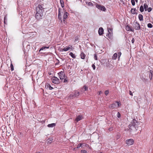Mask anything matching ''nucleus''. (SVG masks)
<instances>
[{"instance_id": "37", "label": "nucleus", "mask_w": 153, "mask_h": 153, "mask_svg": "<svg viewBox=\"0 0 153 153\" xmlns=\"http://www.w3.org/2000/svg\"><path fill=\"white\" fill-rule=\"evenodd\" d=\"M81 153H87V152L85 150H82L81 151Z\"/></svg>"}, {"instance_id": "28", "label": "nucleus", "mask_w": 153, "mask_h": 153, "mask_svg": "<svg viewBox=\"0 0 153 153\" xmlns=\"http://www.w3.org/2000/svg\"><path fill=\"white\" fill-rule=\"evenodd\" d=\"M140 11L141 12H143L144 11V8L142 5L140 6Z\"/></svg>"}, {"instance_id": "14", "label": "nucleus", "mask_w": 153, "mask_h": 153, "mask_svg": "<svg viewBox=\"0 0 153 153\" xmlns=\"http://www.w3.org/2000/svg\"><path fill=\"white\" fill-rule=\"evenodd\" d=\"M45 88L48 89L52 90L53 88L51 86L50 84H47L45 85Z\"/></svg>"}, {"instance_id": "1", "label": "nucleus", "mask_w": 153, "mask_h": 153, "mask_svg": "<svg viewBox=\"0 0 153 153\" xmlns=\"http://www.w3.org/2000/svg\"><path fill=\"white\" fill-rule=\"evenodd\" d=\"M43 5L39 4L36 7V14L35 17L37 20H39L42 18L43 12L45 8L43 7Z\"/></svg>"}, {"instance_id": "20", "label": "nucleus", "mask_w": 153, "mask_h": 153, "mask_svg": "<svg viewBox=\"0 0 153 153\" xmlns=\"http://www.w3.org/2000/svg\"><path fill=\"white\" fill-rule=\"evenodd\" d=\"M69 55H70L71 56V57L74 59H75L76 58V55L74 54L72 52L70 53L69 54Z\"/></svg>"}, {"instance_id": "49", "label": "nucleus", "mask_w": 153, "mask_h": 153, "mask_svg": "<svg viewBox=\"0 0 153 153\" xmlns=\"http://www.w3.org/2000/svg\"><path fill=\"white\" fill-rule=\"evenodd\" d=\"M109 30H111V29L110 28H108V32H109Z\"/></svg>"}, {"instance_id": "6", "label": "nucleus", "mask_w": 153, "mask_h": 153, "mask_svg": "<svg viewBox=\"0 0 153 153\" xmlns=\"http://www.w3.org/2000/svg\"><path fill=\"white\" fill-rule=\"evenodd\" d=\"M96 7L99 9L104 11L106 10V8L105 7L101 5L97 4Z\"/></svg>"}, {"instance_id": "38", "label": "nucleus", "mask_w": 153, "mask_h": 153, "mask_svg": "<svg viewBox=\"0 0 153 153\" xmlns=\"http://www.w3.org/2000/svg\"><path fill=\"white\" fill-rule=\"evenodd\" d=\"M152 10V8L150 7L148 8L147 9V10L149 12H150Z\"/></svg>"}, {"instance_id": "21", "label": "nucleus", "mask_w": 153, "mask_h": 153, "mask_svg": "<svg viewBox=\"0 0 153 153\" xmlns=\"http://www.w3.org/2000/svg\"><path fill=\"white\" fill-rule=\"evenodd\" d=\"M56 125V124L55 123H53L50 124H48V126L49 127H53Z\"/></svg>"}, {"instance_id": "27", "label": "nucleus", "mask_w": 153, "mask_h": 153, "mask_svg": "<svg viewBox=\"0 0 153 153\" xmlns=\"http://www.w3.org/2000/svg\"><path fill=\"white\" fill-rule=\"evenodd\" d=\"M131 13L132 14H137V12L136 11H134V10H133V9H131Z\"/></svg>"}, {"instance_id": "31", "label": "nucleus", "mask_w": 153, "mask_h": 153, "mask_svg": "<svg viewBox=\"0 0 153 153\" xmlns=\"http://www.w3.org/2000/svg\"><path fill=\"white\" fill-rule=\"evenodd\" d=\"M147 26L149 28H151L153 27V25L149 23L147 25Z\"/></svg>"}, {"instance_id": "50", "label": "nucleus", "mask_w": 153, "mask_h": 153, "mask_svg": "<svg viewBox=\"0 0 153 153\" xmlns=\"http://www.w3.org/2000/svg\"><path fill=\"white\" fill-rule=\"evenodd\" d=\"M132 9H133V10H134V11H136V9L135 8H131Z\"/></svg>"}, {"instance_id": "23", "label": "nucleus", "mask_w": 153, "mask_h": 153, "mask_svg": "<svg viewBox=\"0 0 153 153\" xmlns=\"http://www.w3.org/2000/svg\"><path fill=\"white\" fill-rule=\"evenodd\" d=\"M60 2L61 4V7H64V2L63 0H60Z\"/></svg>"}, {"instance_id": "26", "label": "nucleus", "mask_w": 153, "mask_h": 153, "mask_svg": "<svg viewBox=\"0 0 153 153\" xmlns=\"http://www.w3.org/2000/svg\"><path fill=\"white\" fill-rule=\"evenodd\" d=\"M7 18L6 16H5L4 18V23L5 24H7Z\"/></svg>"}, {"instance_id": "8", "label": "nucleus", "mask_w": 153, "mask_h": 153, "mask_svg": "<svg viewBox=\"0 0 153 153\" xmlns=\"http://www.w3.org/2000/svg\"><path fill=\"white\" fill-rule=\"evenodd\" d=\"M70 49L72 50V47L71 45H69L68 47H66L62 50V51H66Z\"/></svg>"}, {"instance_id": "10", "label": "nucleus", "mask_w": 153, "mask_h": 153, "mask_svg": "<svg viewBox=\"0 0 153 153\" xmlns=\"http://www.w3.org/2000/svg\"><path fill=\"white\" fill-rule=\"evenodd\" d=\"M135 29L136 30H139L140 29V26L139 24L137 22H136L134 26Z\"/></svg>"}, {"instance_id": "7", "label": "nucleus", "mask_w": 153, "mask_h": 153, "mask_svg": "<svg viewBox=\"0 0 153 153\" xmlns=\"http://www.w3.org/2000/svg\"><path fill=\"white\" fill-rule=\"evenodd\" d=\"M126 143L128 146L132 145L134 143V140L132 139L127 140L126 141Z\"/></svg>"}, {"instance_id": "15", "label": "nucleus", "mask_w": 153, "mask_h": 153, "mask_svg": "<svg viewBox=\"0 0 153 153\" xmlns=\"http://www.w3.org/2000/svg\"><path fill=\"white\" fill-rule=\"evenodd\" d=\"M68 15V13L65 12V13L64 14V17H63V19H64V22L65 23V21L64 20L65 19H66Z\"/></svg>"}, {"instance_id": "48", "label": "nucleus", "mask_w": 153, "mask_h": 153, "mask_svg": "<svg viewBox=\"0 0 153 153\" xmlns=\"http://www.w3.org/2000/svg\"><path fill=\"white\" fill-rule=\"evenodd\" d=\"M2 72L1 69L0 68V74H1Z\"/></svg>"}, {"instance_id": "43", "label": "nucleus", "mask_w": 153, "mask_h": 153, "mask_svg": "<svg viewBox=\"0 0 153 153\" xmlns=\"http://www.w3.org/2000/svg\"><path fill=\"white\" fill-rule=\"evenodd\" d=\"M108 67L109 68H112L113 67V66L111 64H109L108 65Z\"/></svg>"}, {"instance_id": "41", "label": "nucleus", "mask_w": 153, "mask_h": 153, "mask_svg": "<svg viewBox=\"0 0 153 153\" xmlns=\"http://www.w3.org/2000/svg\"><path fill=\"white\" fill-rule=\"evenodd\" d=\"M121 52H119L118 53V58H119L120 56L121 55Z\"/></svg>"}, {"instance_id": "33", "label": "nucleus", "mask_w": 153, "mask_h": 153, "mask_svg": "<svg viewBox=\"0 0 153 153\" xmlns=\"http://www.w3.org/2000/svg\"><path fill=\"white\" fill-rule=\"evenodd\" d=\"M116 104H117L118 107H119V106L121 105V103L120 102H115Z\"/></svg>"}, {"instance_id": "24", "label": "nucleus", "mask_w": 153, "mask_h": 153, "mask_svg": "<svg viewBox=\"0 0 153 153\" xmlns=\"http://www.w3.org/2000/svg\"><path fill=\"white\" fill-rule=\"evenodd\" d=\"M144 7L145 11H146L147 10V8L148 7V6L147 4L145 3L144 4Z\"/></svg>"}, {"instance_id": "29", "label": "nucleus", "mask_w": 153, "mask_h": 153, "mask_svg": "<svg viewBox=\"0 0 153 153\" xmlns=\"http://www.w3.org/2000/svg\"><path fill=\"white\" fill-rule=\"evenodd\" d=\"M108 33H109L108 35H107V36L110 39H111L112 37V35L111 33H110V32Z\"/></svg>"}, {"instance_id": "35", "label": "nucleus", "mask_w": 153, "mask_h": 153, "mask_svg": "<svg viewBox=\"0 0 153 153\" xmlns=\"http://www.w3.org/2000/svg\"><path fill=\"white\" fill-rule=\"evenodd\" d=\"M117 116L118 118H120V117L121 114H120V113L119 112H118L117 113Z\"/></svg>"}, {"instance_id": "52", "label": "nucleus", "mask_w": 153, "mask_h": 153, "mask_svg": "<svg viewBox=\"0 0 153 153\" xmlns=\"http://www.w3.org/2000/svg\"><path fill=\"white\" fill-rule=\"evenodd\" d=\"M136 2H137L138 1V0H135Z\"/></svg>"}, {"instance_id": "30", "label": "nucleus", "mask_w": 153, "mask_h": 153, "mask_svg": "<svg viewBox=\"0 0 153 153\" xmlns=\"http://www.w3.org/2000/svg\"><path fill=\"white\" fill-rule=\"evenodd\" d=\"M87 4L88 5L91 6H94V4H93L91 2H89L87 3Z\"/></svg>"}, {"instance_id": "34", "label": "nucleus", "mask_w": 153, "mask_h": 153, "mask_svg": "<svg viewBox=\"0 0 153 153\" xmlns=\"http://www.w3.org/2000/svg\"><path fill=\"white\" fill-rule=\"evenodd\" d=\"M131 3L132 5L134 6L135 5V2L134 0H131Z\"/></svg>"}, {"instance_id": "9", "label": "nucleus", "mask_w": 153, "mask_h": 153, "mask_svg": "<svg viewBox=\"0 0 153 153\" xmlns=\"http://www.w3.org/2000/svg\"><path fill=\"white\" fill-rule=\"evenodd\" d=\"M126 29L127 31H131L134 32V29L132 28V27L128 25H127L126 27Z\"/></svg>"}, {"instance_id": "3", "label": "nucleus", "mask_w": 153, "mask_h": 153, "mask_svg": "<svg viewBox=\"0 0 153 153\" xmlns=\"http://www.w3.org/2000/svg\"><path fill=\"white\" fill-rule=\"evenodd\" d=\"M79 92L77 91H75L74 94H71L69 96L70 99H73L74 98L77 97L79 95Z\"/></svg>"}, {"instance_id": "44", "label": "nucleus", "mask_w": 153, "mask_h": 153, "mask_svg": "<svg viewBox=\"0 0 153 153\" xmlns=\"http://www.w3.org/2000/svg\"><path fill=\"white\" fill-rule=\"evenodd\" d=\"M129 94L131 96H133V94L132 93L131 91H129Z\"/></svg>"}, {"instance_id": "4", "label": "nucleus", "mask_w": 153, "mask_h": 153, "mask_svg": "<svg viewBox=\"0 0 153 153\" xmlns=\"http://www.w3.org/2000/svg\"><path fill=\"white\" fill-rule=\"evenodd\" d=\"M51 79L52 82L55 84H58L60 82L59 79L56 77H53Z\"/></svg>"}, {"instance_id": "12", "label": "nucleus", "mask_w": 153, "mask_h": 153, "mask_svg": "<svg viewBox=\"0 0 153 153\" xmlns=\"http://www.w3.org/2000/svg\"><path fill=\"white\" fill-rule=\"evenodd\" d=\"M103 29L102 27H100L99 29L98 33L100 35H101L103 34Z\"/></svg>"}, {"instance_id": "54", "label": "nucleus", "mask_w": 153, "mask_h": 153, "mask_svg": "<svg viewBox=\"0 0 153 153\" xmlns=\"http://www.w3.org/2000/svg\"><path fill=\"white\" fill-rule=\"evenodd\" d=\"M51 139H52V138H51Z\"/></svg>"}, {"instance_id": "17", "label": "nucleus", "mask_w": 153, "mask_h": 153, "mask_svg": "<svg viewBox=\"0 0 153 153\" xmlns=\"http://www.w3.org/2000/svg\"><path fill=\"white\" fill-rule=\"evenodd\" d=\"M60 8L59 9V13L58 15V18L61 21V22H62V18L61 17V13L60 12Z\"/></svg>"}, {"instance_id": "16", "label": "nucleus", "mask_w": 153, "mask_h": 153, "mask_svg": "<svg viewBox=\"0 0 153 153\" xmlns=\"http://www.w3.org/2000/svg\"><path fill=\"white\" fill-rule=\"evenodd\" d=\"M80 56L81 59H84L85 57V55L83 52H82L80 54Z\"/></svg>"}, {"instance_id": "46", "label": "nucleus", "mask_w": 153, "mask_h": 153, "mask_svg": "<svg viewBox=\"0 0 153 153\" xmlns=\"http://www.w3.org/2000/svg\"><path fill=\"white\" fill-rule=\"evenodd\" d=\"M78 40V37H76L75 38V42H76V41H77Z\"/></svg>"}, {"instance_id": "45", "label": "nucleus", "mask_w": 153, "mask_h": 153, "mask_svg": "<svg viewBox=\"0 0 153 153\" xmlns=\"http://www.w3.org/2000/svg\"><path fill=\"white\" fill-rule=\"evenodd\" d=\"M134 38H132V39L131 40V42L132 43H134Z\"/></svg>"}, {"instance_id": "13", "label": "nucleus", "mask_w": 153, "mask_h": 153, "mask_svg": "<svg viewBox=\"0 0 153 153\" xmlns=\"http://www.w3.org/2000/svg\"><path fill=\"white\" fill-rule=\"evenodd\" d=\"M82 118V116L81 115H79L76 117V119L75 120L76 122H78L79 121L81 120Z\"/></svg>"}, {"instance_id": "25", "label": "nucleus", "mask_w": 153, "mask_h": 153, "mask_svg": "<svg viewBox=\"0 0 153 153\" xmlns=\"http://www.w3.org/2000/svg\"><path fill=\"white\" fill-rule=\"evenodd\" d=\"M63 79H64V80H63L64 82L65 83V82H68V78L66 76L65 77V78H64Z\"/></svg>"}, {"instance_id": "53", "label": "nucleus", "mask_w": 153, "mask_h": 153, "mask_svg": "<svg viewBox=\"0 0 153 153\" xmlns=\"http://www.w3.org/2000/svg\"><path fill=\"white\" fill-rule=\"evenodd\" d=\"M41 53H42V52H41Z\"/></svg>"}, {"instance_id": "47", "label": "nucleus", "mask_w": 153, "mask_h": 153, "mask_svg": "<svg viewBox=\"0 0 153 153\" xmlns=\"http://www.w3.org/2000/svg\"><path fill=\"white\" fill-rule=\"evenodd\" d=\"M82 146V145L80 144H79L78 145V147H77L78 148V147H80V146Z\"/></svg>"}, {"instance_id": "19", "label": "nucleus", "mask_w": 153, "mask_h": 153, "mask_svg": "<svg viewBox=\"0 0 153 153\" xmlns=\"http://www.w3.org/2000/svg\"><path fill=\"white\" fill-rule=\"evenodd\" d=\"M117 54L116 53H114L112 57V59H116L117 57Z\"/></svg>"}, {"instance_id": "11", "label": "nucleus", "mask_w": 153, "mask_h": 153, "mask_svg": "<svg viewBox=\"0 0 153 153\" xmlns=\"http://www.w3.org/2000/svg\"><path fill=\"white\" fill-rule=\"evenodd\" d=\"M116 102H115L112 104L110 105L109 106V108L111 109H114L116 107Z\"/></svg>"}, {"instance_id": "51", "label": "nucleus", "mask_w": 153, "mask_h": 153, "mask_svg": "<svg viewBox=\"0 0 153 153\" xmlns=\"http://www.w3.org/2000/svg\"><path fill=\"white\" fill-rule=\"evenodd\" d=\"M102 93V92L101 91H100V92H99V94H101V93Z\"/></svg>"}, {"instance_id": "40", "label": "nucleus", "mask_w": 153, "mask_h": 153, "mask_svg": "<svg viewBox=\"0 0 153 153\" xmlns=\"http://www.w3.org/2000/svg\"><path fill=\"white\" fill-rule=\"evenodd\" d=\"M94 59L96 60H97V57L96 54H94Z\"/></svg>"}, {"instance_id": "32", "label": "nucleus", "mask_w": 153, "mask_h": 153, "mask_svg": "<svg viewBox=\"0 0 153 153\" xmlns=\"http://www.w3.org/2000/svg\"><path fill=\"white\" fill-rule=\"evenodd\" d=\"M10 67V70H11V71H13L14 70V68H13V65L12 63H11Z\"/></svg>"}, {"instance_id": "2", "label": "nucleus", "mask_w": 153, "mask_h": 153, "mask_svg": "<svg viewBox=\"0 0 153 153\" xmlns=\"http://www.w3.org/2000/svg\"><path fill=\"white\" fill-rule=\"evenodd\" d=\"M138 123L137 121L135 119H133L132 122L129 125L128 127L131 130H137L138 129Z\"/></svg>"}, {"instance_id": "5", "label": "nucleus", "mask_w": 153, "mask_h": 153, "mask_svg": "<svg viewBox=\"0 0 153 153\" xmlns=\"http://www.w3.org/2000/svg\"><path fill=\"white\" fill-rule=\"evenodd\" d=\"M58 74L59 75V77L61 80H63L64 78L66 76L64 71H60L58 73Z\"/></svg>"}, {"instance_id": "18", "label": "nucleus", "mask_w": 153, "mask_h": 153, "mask_svg": "<svg viewBox=\"0 0 153 153\" xmlns=\"http://www.w3.org/2000/svg\"><path fill=\"white\" fill-rule=\"evenodd\" d=\"M138 18L139 19V20L140 21H143V16L141 14H139L138 15Z\"/></svg>"}, {"instance_id": "42", "label": "nucleus", "mask_w": 153, "mask_h": 153, "mask_svg": "<svg viewBox=\"0 0 153 153\" xmlns=\"http://www.w3.org/2000/svg\"><path fill=\"white\" fill-rule=\"evenodd\" d=\"M92 68H93V69L94 70L95 69V68H96L94 64H92Z\"/></svg>"}, {"instance_id": "39", "label": "nucleus", "mask_w": 153, "mask_h": 153, "mask_svg": "<svg viewBox=\"0 0 153 153\" xmlns=\"http://www.w3.org/2000/svg\"><path fill=\"white\" fill-rule=\"evenodd\" d=\"M109 93V91H106L105 92V94L107 96Z\"/></svg>"}, {"instance_id": "36", "label": "nucleus", "mask_w": 153, "mask_h": 153, "mask_svg": "<svg viewBox=\"0 0 153 153\" xmlns=\"http://www.w3.org/2000/svg\"><path fill=\"white\" fill-rule=\"evenodd\" d=\"M83 88L84 89V91H86L88 89V88L85 85L83 86Z\"/></svg>"}, {"instance_id": "22", "label": "nucleus", "mask_w": 153, "mask_h": 153, "mask_svg": "<svg viewBox=\"0 0 153 153\" xmlns=\"http://www.w3.org/2000/svg\"><path fill=\"white\" fill-rule=\"evenodd\" d=\"M49 48V47L43 46L39 50V51L40 52L42 50H43L45 48L48 49V48Z\"/></svg>"}]
</instances>
